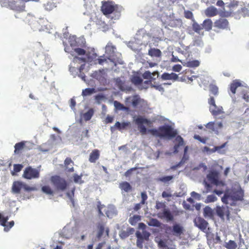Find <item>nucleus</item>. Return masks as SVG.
<instances>
[{
	"label": "nucleus",
	"mask_w": 249,
	"mask_h": 249,
	"mask_svg": "<svg viewBox=\"0 0 249 249\" xmlns=\"http://www.w3.org/2000/svg\"><path fill=\"white\" fill-rule=\"evenodd\" d=\"M148 225L151 226L159 227L160 226L161 224L157 219H150L148 222Z\"/></svg>",
	"instance_id": "44"
},
{
	"label": "nucleus",
	"mask_w": 249,
	"mask_h": 249,
	"mask_svg": "<svg viewBox=\"0 0 249 249\" xmlns=\"http://www.w3.org/2000/svg\"><path fill=\"white\" fill-rule=\"evenodd\" d=\"M193 30L196 33L201 35L200 31L202 29L201 25L198 24L197 22H195L192 25ZM201 35H203V33H202Z\"/></svg>",
	"instance_id": "38"
},
{
	"label": "nucleus",
	"mask_w": 249,
	"mask_h": 249,
	"mask_svg": "<svg viewBox=\"0 0 249 249\" xmlns=\"http://www.w3.org/2000/svg\"><path fill=\"white\" fill-rule=\"evenodd\" d=\"M115 47L112 44H108L106 47V53L108 55L109 59H111L110 58L113 56V54L115 52Z\"/></svg>",
	"instance_id": "31"
},
{
	"label": "nucleus",
	"mask_w": 249,
	"mask_h": 249,
	"mask_svg": "<svg viewBox=\"0 0 249 249\" xmlns=\"http://www.w3.org/2000/svg\"><path fill=\"white\" fill-rule=\"evenodd\" d=\"M202 26L203 28H204L206 31H210L212 30L213 27L212 20L210 18L205 19L202 24Z\"/></svg>",
	"instance_id": "29"
},
{
	"label": "nucleus",
	"mask_w": 249,
	"mask_h": 249,
	"mask_svg": "<svg viewBox=\"0 0 249 249\" xmlns=\"http://www.w3.org/2000/svg\"><path fill=\"white\" fill-rule=\"evenodd\" d=\"M130 126V123L129 122H123L121 124L119 122H117L113 126H111L110 130L113 132L116 129H118L119 131H122L126 129L127 127Z\"/></svg>",
	"instance_id": "18"
},
{
	"label": "nucleus",
	"mask_w": 249,
	"mask_h": 249,
	"mask_svg": "<svg viewBox=\"0 0 249 249\" xmlns=\"http://www.w3.org/2000/svg\"><path fill=\"white\" fill-rule=\"evenodd\" d=\"M195 139L203 143H206L208 138L207 137H201L198 135H195L194 136Z\"/></svg>",
	"instance_id": "52"
},
{
	"label": "nucleus",
	"mask_w": 249,
	"mask_h": 249,
	"mask_svg": "<svg viewBox=\"0 0 249 249\" xmlns=\"http://www.w3.org/2000/svg\"><path fill=\"white\" fill-rule=\"evenodd\" d=\"M120 188L125 192H128L132 190V187L127 181H124L120 183Z\"/></svg>",
	"instance_id": "30"
},
{
	"label": "nucleus",
	"mask_w": 249,
	"mask_h": 249,
	"mask_svg": "<svg viewBox=\"0 0 249 249\" xmlns=\"http://www.w3.org/2000/svg\"><path fill=\"white\" fill-rule=\"evenodd\" d=\"M136 235L137 237L136 242L137 246L139 249H142L144 240L145 239L146 240H147L148 239L149 234L148 232H145L143 236L140 231H137L136 233Z\"/></svg>",
	"instance_id": "14"
},
{
	"label": "nucleus",
	"mask_w": 249,
	"mask_h": 249,
	"mask_svg": "<svg viewBox=\"0 0 249 249\" xmlns=\"http://www.w3.org/2000/svg\"><path fill=\"white\" fill-rule=\"evenodd\" d=\"M74 191H75V188H73L72 191H71V193H68L67 194V196H68V197L70 198V199L71 200H73V197L74 196Z\"/></svg>",
	"instance_id": "64"
},
{
	"label": "nucleus",
	"mask_w": 249,
	"mask_h": 249,
	"mask_svg": "<svg viewBox=\"0 0 249 249\" xmlns=\"http://www.w3.org/2000/svg\"><path fill=\"white\" fill-rule=\"evenodd\" d=\"M122 7L118 4L115 3L112 1H107L102 2V5L101 9L105 15H109L113 12H115L118 14H120Z\"/></svg>",
	"instance_id": "4"
},
{
	"label": "nucleus",
	"mask_w": 249,
	"mask_h": 249,
	"mask_svg": "<svg viewBox=\"0 0 249 249\" xmlns=\"http://www.w3.org/2000/svg\"><path fill=\"white\" fill-rule=\"evenodd\" d=\"M244 192L241 189L232 191L229 194L227 193L225 194L224 196L222 197V201L226 204H231L230 201H237L242 200L243 199Z\"/></svg>",
	"instance_id": "3"
},
{
	"label": "nucleus",
	"mask_w": 249,
	"mask_h": 249,
	"mask_svg": "<svg viewBox=\"0 0 249 249\" xmlns=\"http://www.w3.org/2000/svg\"><path fill=\"white\" fill-rule=\"evenodd\" d=\"M135 122L138 125L139 129L142 134H145L147 132V129L143 124H146L148 126H151L152 124V122L150 120L142 116L137 117L135 120Z\"/></svg>",
	"instance_id": "10"
},
{
	"label": "nucleus",
	"mask_w": 249,
	"mask_h": 249,
	"mask_svg": "<svg viewBox=\"0 0 249 249\" xmlns=\"http://www.w3.org/2000/svg\"><path fill=\"white\" fill-rule=\"evenodd\" d=\"M50 180L56 191L63 192L68 187V184L66 179L59 176H52Z\"/></svg>",
	"instance_id": "6"
},
{
	"label": "nucleus",
	"mask_w": 249,
	"mask_h": 249,
	"mask_svg": "<svg viewBox=\"0 0 249 249\" xmlns=\"http://www.w3.org/2000/svg\"><path fill=\"white\" fill-rule=\"evenodd\" d=\"M155 209L158 211V215L159 218H173L174 216L180 215L183 211L179 210L175 207L171 211L167 208L165 202L157 201L156 202Z\"/></svg>",
	"instance_id": "2"
},
{
	"label": "nucleus",
	"mask_w": 249,
	"mask_h": 249,
	"mask_svg": "<svg viewBox=\"0 0 249 249\" xmlns=\"http://www.w3.org/2000/svg\"><path fill=\"white\" fill-rule=\"evenodd\" d=\"M181 20L180 19H173L169 20L168 26L172 28H176L181 26Z\"/></svg>",
	"instance_id": "34"
},
{
	"label": "nucleus",
	"mask_w": 249,
	"mask_h": 249,
	"mask_svg": "<svg viewBox=\"0 0 249 249\" xmlns=\"http://www.w3.org/2000/svg\"><path fill=\"white\" fill-rule=\"evenodd\" d=\"M200 62L198 60H195L192 61H187L184 65L187 67L190 68H196L199 66Z\"/></svg>",
	"instance_id": "35"
},
{
	"label": "nucleus",
	"mask_w": 249,
	"mask_h": 249,
	"mask_svg": "<svg viewBox=\"0 0 249 249\" xmlns=\"http://www.w3.org/2000/svg\"><path fill=\"white\" fill-rule=\"evenodd\" d=\"M100 151L98 149L93 150L90 154L89 160L90 162L95 163L100 157Z\"/></svg>",
	"instance_id": "22"
},
{
	"label": "nucleus",
	"mask_w": 249,
	"mask_h": 249,
	"mask_svg": "<svg viewBox=\"0 0 249 249\" xmlns=\"http://www.w3.org/2000/svg\"><path fill=\"white\" fill-rule=\"evenodd\" d=\"M93 110L92 109H89L87 112L85 113L83 115L84 120L86 121H89L93 115Z\"/></svg>",
	"instance_id": "37"
},
{
	"label": "nucleus",
	"mask_w": 249,
	"mask_h": 249,
	"mask_svg": "<svg viewBox=\"0 0 249 249\" xmlns=\"http://www.w3.org/2000/svg\"><path fill=\"white\" fill-rule=\"evenodd\" d=\"M143 77L144 79L155 80L156 78L152 76V73L149 71H145L143 74Z\"/></svg>",
	"instance_id": "50"
},
{
	"label": "nucleus",
	"mask_w": 249,
	"mask_h": 249,
	"mask_svg": "<svg viewBox=\"0 0 249 249\" xmlns=\"http://www.w3.org/2000/svg\"><path fill=\"white\" fill-rule=\"evenodd\" d=\"M184 231L183 227L179 224H175L172 227H168L166 229L167 233H170L172 232L173 235L176 236H180L183 233Z\"/></svg>",
	"instance_id": "13"
},
{
	"label": "nucleus",
	"mask_w": 249,
	"mask_h": 249,
	"mask_svg": "<svg viewBox=\"0 0 249 249\" xmlns=\"http://www.w3.org/2000/svg\"><path fill=\"white\" fill-rule=\"evenodd\" d=\"M217 200V197L213 195H208L206 199V203H210L215 201Z\"/></svg>",
	"instance_id": "51"
},
{
	"label": "nucleus",
	"mask_w": 249,
	"mask_h": 249,
	"mask_svg": "<svg viewBox=\"0 0 249 249\" xmlns=\"http://www.w3.org/2000/svg\"><path fill=\"white\" fill-rule=\"evenodd\" d=\"M98 232L97 234V238L100 239L103 235V233L105 232L107 237H109V229L108 227L105 228V226L103 223H98L97 225Z\"/></svg>",
	"instance_id": "15"
},
{
	"label": "nucleus",
	"mask_w": 249,
	"mask_h": 249,
	"mask_svg": "<svg viewBox=\"0 0 249 249\" xmlns=\"http://www.w3.org/2000/svg\"><path fill=\"white\" fill-rule=\"evenodd\" d=\"M23 167V166L21 164H14V171L15 172H19L20 171Z\"/></svg>",
	"instance_id": "57"
},
{
	"label": "nucleus",
	"mask_w": 249,
	"mask_h": 249,
	"mask_svg": "<svg viewBox=\"0 0 249 249\" xmlns=\"http://www.w3.org/2000/svg\"><path fill=\"white\" fill-rule=\"evenodd\" d=\"M148 132L152 135L161 139H171L176 137L175 141L177 142L174 146V152H178V150L180 146L184 144L183 138L178 135L177 130L175 129L171 125L164 124L159 127L158 129L153 128L148 130Z\"/></svg>",
	"instance_id": "1"
},
{
	"label": "nucleus",
	"mask_w": 249,
	"mask_h": 249,
	"mask_svg": "<svg viewBox=\"0 0 249 249\" xmlns=\"http://www.w3.org/2000/svg\"><path fill=\"white\" fill-rule=\"evenodd\" d=\"M205 126L206 128L211 130L212 131L215 132L217 134L218 133V131L216 129V124L214 122H209Z\"/></svg>",
	"instance_id": "39"
},
{
	"label": "nucleus",
	"mask_w": 249,
	"mask_h": 249,
	"mask_svg": "<svg viewBox=\"0 0 249 249\" xmlns=\"http://www.w3.org/2000/svg\"><path fill=\"white\" fill-rule=\"evenodd\" d=\"M39 170L31 166L26 167L23 172L22 177L27 179L37 178L39 177Z\"/></svg>",
	"instance_id": "11"
},
{
	"label": "nucleus",
	"mask_w": 249,
	"mask_h": 249,
	"mask_svg": "<svg viewBox=\"0 0 249 249\" xmlns=\"http://www.w3.org/2000/svg\"><path fill=\"white\" fill-rule=\"evenodd\" d=\"M26 143H27V141H22L16 143L14 146V153L15 154H19L21 153V151L23 149H27L26 145Z\"/></svg>",
	"instance_id": "20"
},
{
	"label": "nucleus",
	"mask_w": 249,
	"mask_h": 249,
	"mask_svg": "<svg viewBox=\"0 0 249 249\" xmlns=\"http://www.w3.org/2000/svg\"><path fill=\"white\" fill-rule=\"evenodd\" d=\"M45 8L46 10L51 11L56 7L55 4L53 2H48L44 5Z\"/></svg>",
	"instance_id": "47"
},
{
	"label": "nucleus",
	"mask_w": 249,
	"mask_h": 249,
	"mask_svg": "<svg viewBox=\"0 0 249 249\" xmlns=\"http://www.w3.org/2000/svg\"><path fill=\"white\" fill-rule=\"evenodd\" d=\"M224 147V144L222 145L221 146H214L213 148L210 149L209 147H208L207 146H205V147H204V151H211V152L214 153L215 151L223 148Z\"/></svg>",
	"instance_id": "46"
},
{
	"label": "nucleus",
	"mask_w": 249,
	"mask_h": 249,
	"mask_svg": "<svg viewBox=\"0 0 249 249\" xmlns=\"http://www.w3.org/2000/svg\"><path fill=\"white\" fill-rule=\"evenodd\" d=\"M214 26L219 29H227L229 27V21L227 19L220 18L214 21Z\"/></svg>",
	"instance_id": "16"
},
{
	"label": "nucleus",
	"mask_w": 249,
	"mask_h": 249,
	"mask_svg": "<svg viewBox=\"0 0 249 249\" xmlns=\"http://www.w3.org/2000/svg\"><path fill=\"white\" fill-rule=\"evenodd\" d=\"M22 190L30 192L37 190V188L35 186H30L21 181H15L12 187V192L14 194H19Z\"/></svg>",
	"instance_id": "7"
},
{
	"label": "nucleus",
	"mask_w": 249,
	"mask_h": 249,
	"mask_svg": "<svg viewBox=\"0 0 249 249\" xmlns=\"http://www.w3.org/2000/svg\"><path fill=\"white\" fill-rule=\"evenodd\" d=\"M208 103L210 107H215V102L213 97L211 96L208 99Z\"/></svg>",
	"instance_id": "58"
},
{
	"label": "nucleus",
	"mask_w": 249,
	"mask_h": 249,
	"mask_svg": "<svg viewBox=\"0 0 249 249\" xmlns=\"http://www.w3.org/2000/svg\"><path fill=\"white\" fill-rule=\"evenodd\" d=\"M184 16L187 19H192L193 18V13L189 10L184 12Z\"/></svg>",
	"instance_id": "56"
},
{
	"label": "nucleus",
	"mask_w": 249,
	"mask_h": 249,
	"mask_svg": "<svg viewBox=\"0 0 249 249\" xmlns=\"http://www.w3.org/2000/svg\"><path fill=\"white\" fill-rule=\"evenodd\" d=\"M151 87L155 88L156 89L158 90L160 92L164 91V89L162 87L161 85L156 84L155 82H154V84H151Z\"/></svg>",
	"instance_id": "55"
},
{
	"label": "nucleus",
	"mask_w": 249,
	"mask_h": 249,
	"mask_svg": "<svg viewBox=\"0 0 249 249\" xmlns=\"http://www.w3.org/2000/svg\"><path fill=\"white\" fill-rule=\"evenodd\" d=\"M182 69V66L179 64L175 65L173 67V70L176 72H179Z\"/></svg>",
	"instance_id": "59"
},
{
	"label": "nucleus",
	"mask_w": 249,
	"mask_h": 249,
	"mask_svg": "<svg viewBox=\"0 0 249 249\" xmlns=\"http://www.w3.org/2000/svg\"><path fill=\"white\" fill-rule=\"evenodd\" d=\"M225 208L217 206L216 208L215 211L217 215L220 218H222L224 216L225 213Z\"/></svg>",
	"instance_id": "41"
},
{
	"label": "nucleus",
	"mask_w": 249,
	"mask_h": 249,
	"mask_svg": "<svg viewBox=\"0 0 249 249\" xmlns=\"http://www.w3.org/2000/svg\"><path fill=\"white\" fill-rule=\"evenodd\" d=\"M219 14L221 17H228L230 16V13L225 11H221L219 13Z\"/></svg>",
	"instance_id": "63"
},
{
	"label": "nucleus",
	"mask_w": 249,
	"mask_h": 249,
	"mask_svg": "<svg viewBox=\"0 0 249 249\" xmlns=\"http://www.w3.org/2000/svg\"><path fill=\"white\" fill-rule=\"evenodd\" d=\"M114 105L115 107L120 110H128L129 108L128 107H126L124 106L122 104L120 103V102L118 101H115L114 102Z\"/></svg>",
	"instance_id": "43"
},
{
	"label": "nucleus",
	"mask_w": 249,
	"mask_h": 249,
	"mask_svg": "<svg viewBox=\"0 0 249 249\" xmlns=\"http://www.w3.org/2000/svg\"><path fill=\"white\" fill-rule=\"evenodd\" d=\"M161 196L163 198H167L168 197H171L172 196V195L170 193H168L166 191H163L162 193Z\"/></svg>",
	"instance_id": "62"
},
{
	"label": "nucleus",
	"mask_w": 249,
	"mask_h": 249,
	"mask_svg": "<svg viewBox=\"0 0 249 249\" xmlns=\"http://www.w3.org/2000/svg\"><path fill=\"white\" fill-rule=\"evenodd\" d=\"M74 51L79 55H84L86 53V50L80 48H76Z\"/></svg>",
	"instance_id": "53"
},
{
	"label": "nucleus",
	"mask_w": 249,
	"mask_h": 249,
	"mask_svg": "<svg viewBox=\"0 0 249 249\" xmlns=\"http://www.w3.org/2000/svg\"><path fill=\"white\" fill-rule=\"evenodd\" d=\"M113 121V117L107 115L105 120L106 124L111 123Z\"/></svg>",
	"instance_id": "61"
},
{
	"label": "nucleus",
	"mask_w": 249,
	"mask_h": 249,
	"mask_svg": "<svg viewBox=\"0 0 249 249\" xmlns=\"http://www.w3.org/2000/svg\"><path fill=\"white\" fill-rule=\"evenodd\" d=\"M144 101L141 99L138 95L130 96L125 98V103L126 105H132L134 107H137L139 106L142 107Z\"/></svg>",
	"instance_id": "9"
},
{
	"label": "nucleus",
	"mask_w": 249,
	"mask_h": 249,
	"mask_svg": "<svg viewBox=\"0 0 249 249\" xmlns=\"http://www.w3.org/2000/svg\"><path fill=\"white\" fill-rule=\"evenodd\" d=\"M224 247L227 249H236L237 245L236 242L233 240H230L226 243Z\"/></svg>",
	"instance_id": "36"
},
{
	"label": "nucleus",
	"mask_w": 249,
	"mask_h": 249,
	"mask_svg": "<svg viewBox=\"0 0 249 249\" xmlns=\"http://www.w3.org/2000/svg\"><path fill=\"white\" fill-rule=\"evenodd\" d=\"M209 90L214 96H217L218 94V88L214 85L211 84L210 85Z\"/></svg>",
	"instance_id": "40"
},
{
	"label": "nucleus",
	"mask_w": 249,
	"mask_h": 249,
	"mask_svg": "<svg viewBox=\"0 0 249 249\" xmlns=\"http://www.w3.org/2000/svg\"><path fill=\"white\" fill-rule=\"evenodd\" d=\"M163 80H176L178 78V76L175 73H168L166 72L163 73L161 76Z\"/></svg>",
	"instance_id": "28"
},
{
	"label": "nucleus",
	"mask_w": 249,
	"mask_h": 249,
	"mask_svg": "<svg viewBox=\"0 0 249 249\" xmlns=\"http://www.w3.org/2000/svg\"><path fill=\"white\" fill-rule=\"evenodd\" d=\"M107 62V59L106 58H97L95 60V62L97 63V64H99L100 65H103L104 62Z\"/></svg>",
	"instance_id": "60"
},
{
	"label": "nucleus",
	"mask_w": 249,
	"mask_h": 249,
	"mask_svg": "<svg viewBox=\"0 0 249 249\" xmlns=\"http://www.w3.org/2000/svg\"><path fill=\"white\" fill-rule=\"evenodd\" d=\"M205 14L207 17H213L218 14V11L216 8L213 6L207 8L205 11Z\"/></svg>",
	"instance_id": "21"
},
{
	"label": "nucleus",
	"mask_w": 249,
	"mask_h": 249,
	"mask_svg": "<svg viewBox=\"0 0 249 249\" xmlns=\"http://www.w3.org/2000/svg\"><path fill=\"white\" fill-rule=\"evenodd\" d=\"M141 195L142 198V200L140 202L141 204L144 205L146 203V201L148 198L147 195L145 192H142Z\"/></svg>",
	"instance_id": "54"
},
{
	"label": "nucleus",
	"mask_w": 249,
	"mask_h": 249,
	"mask_svg": "<svg viewBox=\"0 0 249 249\" xmlns=\"http://www.w3.org/2000/svg\"><path fill=\"white\" fill-rule=\"evenodd\" d=\"M209 110L213 116H217L224 113L223 108L222 107H217L215 105V107H210Z\"/></svg>",
	"instance_id": "24"
},
{
	"label": "nucleus",
	"mask_w": 249,
	"mask_h": 249,
	"mask_svg": "<svg viewBox=\"0 0 249 249\" xmlns=\"http://www.w3.org/2000/svg\"><path fill=\"white\" fill-rule=\"evenodd\" d=\"M132 82L136 85H140L142 82V79L139 76H134L131 80Z\"/></svg>",
	"instance_id": "48"
},
{
	"label": "nucleus",
	"mask_w": 249,
	"mask_h": 249,
	"mask_svg": "<svg viewBox=\"0 0 249 249\" xmlns=\"http://www.w3.org/2000/svg\"><path fill=\"white\" fill-rule=\"evenodd\" d=\"M174 177L173 176H165L158 178V180L162 182L166 183L171 180Z\"/></svg>",
	"instance_id": "42"
},
{
	"label": "nucleus",
	"mask_w": 249,
	"mask_h": 249,
	"mask_svg": "<svg viewBox=\"0 0 249 249\" xmlns=\"http://www.w3.org/2000/svg\"><path fill=\"white\" fill-rule=\"evenodd\" d=\"M208 180L216 186H224V183L222 181L219 180V173L216 171H212L207 175Z\"/></svg>",
	"instance_id": "12"
},
{
	"label": "nucleus",
	"mask_w": 249,
	"mask_h": 249,
	"mask_svg": "<svg viewBox=\"0 0 249 249\" xmlns=\"http://www.w3.org/2000/svg\"><path fill=\"white\" fill-rule=\"evenodd\" d=\"M85 55L86 57H80L78 56L74 57L73 59V62L80 63L88 62L89 63L93 62L94 64H97V63L95 62V60L97 57V55L95 53V51L93 48L89 49L87 50Z\"/></svg>",
	"instance_id": "8"
},
{
	"label": "nucleus",
	"mask_w": 249,
	"mask_h": 249,
	"mask_svg": "<svg viewBox=\"0 0 249 249\" xmlns=\"http://www.w3.org/2000/svg\"><path fill=\"white\" fill-rule=\"evenodd\" d=\"M42 192L50 196H53L54 195V191L49 185H44L41 187Z\"/></svg>",
	"instance_id": "33"
},
{
	"label": "nucleus",
	"mask_w": 249,
	"mask_h": 249,
	"mask_svg": "<svg viewBox=\"0 0 249 249\" xmlns=\"http://www.w3.org/2000/svg\"><path fill=\"white\" fill-rule=\"evenodd\" d=\"M8 219H0V224L4 227V230L6 231H8L14 225V221L8 222L7 220Z\"/></svg>",
	"instance_id": "23"
},
{
	"label": "nucleus",
	"mask_w": 249,
	"mask_h": 249,
	"mask_svg": "<svg viewBox=\"0 0 249 249\" xmlns=\"http://www.w3.org/2000/svg\"><path fill=\"white\" fill-rule=\"evenodd\" d=\"M95 92V89L93 88H87L83 90L82 95L83 96H88L91 95Z\"/></svg>",
	"instance_id": "45"
},
{
	"label": "nucleus",
	"mask_w": 249,
	"mask_h": 249,
	"mask_svg": "<svg viewBox=\"0 0 249 249\" xmlns=\"http://www.w3.org/2000/svg\"><path fill=\"white\" fill-rule=\"evenodd\" d=\"M64 164L67 171L68 172H73L74 168L73 165L74 162L70 158H67L64 161Z\"/></svg>",
	"instance_id": "25"
},
{
	"label": "nucleus",
	"mask_w": 249,
	"mask_h": 249,
	"mask_svg": "<svg viewBox=\"0 0 249 249\" xmlns=\"http://www.w3.org/2000/svg\"><path fill=\"white\" fill-rule=\"evenodd\" d=\"M203 214L205 217L213 218L214 212L210 207L206 206L203 209Z\"/></svg>",
	"instance_id": "32"
},
{
	"label": "nucleus",
	"mask_w": 249,
	"mask_h": 249,
	"mask_svg": "<svg viewBox=\"0 0 249 249\" xmlns=\"http://www.w3.org/2000/svg\"><path fill=\"white\" fill-rule=\"evenodd\" d=\"M155 241L157 243L159 248L160 249H176L175 245H171L170 246H167V240L156 238Z\"/></svg>",
	"instance_id": "19"
},
{
	"label": "nucleus",
	"mask_w": 249,
	"mask_h": 249,
	"mask_svg": "<svg viewBox=\"0 0 249 249\" xmlns=\"http://www.w3.org/2000/svg\"><path fill=\"white\" fill-rule=\"evenodd\" d=\"M195 225L202 231L205 232L208 223L204 219H194Z\"/></svg>",
	"instance_id": "17"
},
{
	"label": "nucleus",
	"mask_w": 249,
	"mask_h": 249,
	"mask_svg": "<svg viewBox=\"0 0 249 249\" xmlns=\"http://www.w3.org/2000/svg\"><path fill=\"white\" fill-rule=\"evenodd\" d=\"M241 86H242V84L240 81L238 80H234L230 84V90L233 94H234L236 93V89Z\"/></svg>",
	"instance_id": "27"
},
{
	"label": "nucleus",
	"mask_w": 249,
	"mask_h": 249,
	"mask_svg": "<svg viewBox=\"0 0 249 249\" xmlns=\"http://www.w3.org/2000/svg\"><path fill=\"white\" fill-rule=\"evenodd\" d=\"M148 54L151 57L160 58L161 56L162 53L160 49L154 48L148 50Z\"/></svg>",
	"instance_id": "26"
},
{
	"label": "nucleus",
	"mask_w": 249,
	"mask_h": 249,
	"mask_svg": "<svg viewBox=\"0 0 249 249\" xmlns=\"http://www.w3.org/2000/svg\"><path fill=\"white\" fill-rule=\"evenodd\" d=\"M82 175L79 176L77 174H74L73 176V181L75 183H78L82 184L84 182V181L82 180Z\"/></svg>",
	"instance_id": "49"
},
{
	"label": "nucleus",
	"mask_w": 249,
	"mask_h": 249,
	"mask_svg": "<svg viewBox=\"0 0 249 249\" xmlns=\"http://www.w3.org/2000/svg\"><path fill=\"white\" fill-rule=\"evenodd\" d=\"M97 208L100 216H106L108 218L116 216L117 211L112 206L102 205L100 202H98Z\"/></svg>",
	"instance_id": "5"
}]
</instances>
